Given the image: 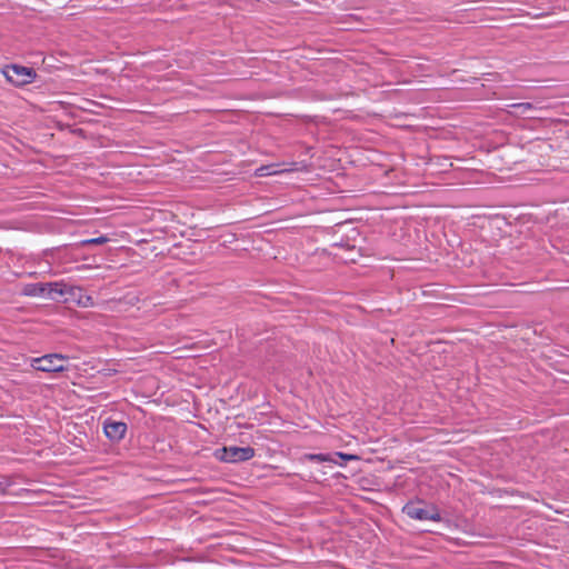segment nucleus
<instances>
[{"instance_id": "obj_10", "label": "nucleus", "mask_w": 569, "mask_h": 569, "mask_svg": "<svg viewBox=\"0 0 569 569\" xmlns=\"http://www.w3.org/2000/svg\"><path fill=\"white\" fill-rule=\"evenodd\" d=\"M510 107L516 109L520 114H525L527 111L535 108L533 104L529 102L512 103Z\"/></svg>"}, {"instance_id": "obj_12", "label": "nucleus", "mask_w": 569, "mask_h": 569, "mask_svg": "<svg viewBox=\"0 0 569 569\" xmlns=\"http://www.w3.org/2000/svg\"><path fill=\"white\" fill-rule=\"evenodd\" d=\"M339 458L346 460V461H351V460H358L359 457L356 456V455H350V453H343V452H337L336 453Z\"/></svg>"}, {"instance_id": "obj_2", "label": "nucleus", "mask_w": 569, "mask_h": 569, "mask_svg": "<svg viewBox=\"0 0 569 569\" xmlns=\"http://www.w3.org/2000/svg\"><path fill=\"white\" fill-rule=\"evenodd\" d=\"M402 511L413 520L441 521L439 509L435 505H429L423 501H409L403 506Z\"/></svg>"}, {"instance_id": "obj_11", "label": "nucleus", "mask_w": 569, "mask_h": 569, "mask_svg": "<svg viewBox=\"0 0 569 569\" xmlns=\"http://www.w3.org/2000/svg\"><path fill=\"white\" fill-rule=\"evenodd\" d=\"M108 241H109V238H107L106 236H101L98 238L86 239L81 242V244L82 246L103 244V243H107Z\"/></svg>"}, {"instance_id": "obj_5", "label": "nucleus", "mask_w": 569, "mask_h": 569, "mask_svg": "<svg viewBox=\"0 0 569 569\" xmlns=\"http://www.w3.org/2000/svg\"><path fill=\"white\" fill-rule=\"evenodd\" d=\"M67 358L59 353H50L32 359L31 366L43 372H60L66 369L64 362Z\"/></svg>"}, {"instance_id": "obj_4", "label": "nucleus", "mask_w": 569, "mask_h": 569, "mask_svg": "<svg viewBox=\"0 0 569 569\" xmlns=\"http://www.w3.org/2000/svg\"><path fill=\"white\" fill-rule=\"evenodd\" d=\"M6 79L14 86H24L34 81L37 73L32 68L23 66H9L3 69Z\"/></svg>"}, {"instance_id": "obj_9", "label": "nucleus", "mask_w": 569, "mask_h": 569, "mask_svg": "<svg viewBox=\"0 0 569 569\" xmlns=\"http://www.w3.org/2000/svg\"><path fill=\"white\" fill-rule=\"evenodd\" d=\"M307 460L317 462H333V459L329 455L323 453H308L305 456Z\"/></svg>"}, {"instance_id": "obj_7", "label": "nucleus", "mask_w": 569, "mask_h": 569, "mask_svg": "<svg viewBox=\"0 0 569 569\" xmlns=\"http://www.w3.org/2000/svg\"><path fill=\"white\" fill-rule=\"evenodd\" d=\"M53 286L54 282L29 283L23 287L22 293L28 297H47L49 299L56 300Z\"/></svg>"}, {"instance_id": "obj_6", "label": "nucleus", "mask_w": 569, "mask_h": 569, "mask_svg": "<svg viewBox=\"0 0 569 569\" xmlns=\"http://www.w3.org/2000/svg\"><path fill=\"white\" fill-rule=\"evenodd\" d=\"M296 171H308V167L303 162H288L281 164H266L261 166L254 171L256 177H269L282 173L296 172Z\"/></svg>"}, {"instance_id": "obj_1", "label": "nucleus", "mask_w": 569, "mask_h": 569, "mask_svg": "<svg viewBox=\"0 0 569 569\" xmlns=\"http://www.w3.org/2000/svg\"><path fill=\"white\" fill-rule=\"evenodd\" d=\"M53 293L56 295V300L63 298L64 302H73L82 308L94 306L93 298L86 295L81 287L71 286L63 281H54Z\"/></svg>"}, {"instance_id": "obj_8", "label": "nucleus", "mask_w": 569, "mask_h": 569, "mask_svg": "<svg viewBox=\"0 0 569 569\" xmlns=\"http://www.w3.org/2000/svg\"><path fill=\"white\" fill-rule=\"evenodd\" d=\"M103 429L110 440L119 441L127 432V425L121 421H106Z\"/></svg>"}, {"instance_id": "obj_3", "label": "nucleus", "mask_w": 569, "mask_h": 569, "mask_svg": "<svg viewBox=\"0 0 569 569\" xmlns=\"http://www.w3.org/2000/svg\"><path fill=\"white\" fill-rule=\"evenodd\" d=\"M214 457L228 463L248 461L254 457V449L251 447H223L216 450Z\"/></svg>"}]
</instances>
